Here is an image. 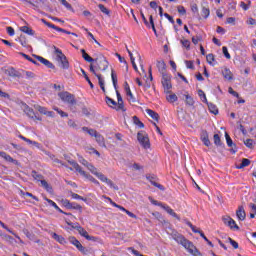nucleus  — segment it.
Wrapping results in <instances>:
<instances>
[{
	"instance_id": "obj_1",
	"label": "nucleus",
	"mask_w": 256,
	"mask_h": 256,
	"mask_svg": "<svg viewBox=\"0 0 256 256\" xmlns=\"http://www.w3.org/2000/svg\"><path fill=\"white\" fill-rule=\"evenodd\" d=\"M172 239L175 240L179 245H182L187 252L192 256H202L200 251L197 250V247L193 245V242L188 240L185 236L178 232L172 233Z\"/></svg>"
},
{
	"instance_id": "obj_2",
	"label": "nucleus",
	"mask_w": 256,
	"mask_h": 256,
	"mask_svg": "<svg viewBox=\"0 0 256 256\" xmlns=\"http://www.w3.org/2000/svg\"><path fill=\"white\" fill-rule=\"evenodd\" d=\"M69 164L73 166L74 170L82 175L84 178L88 179L89 181L93 182L94 185L99 186L100 183L97 179H95L92 175L87 174L86 171H83L82 167L74 160H68Z\"/></svg>"
},
{
	"instance_id": "obj_3",
	"label": "nucleus",
	"mask_w": 256,
	"mask_h": 256,
	"mask_svg": "<svg viewBox=\"0 0 256 256\" xmlns=\"http://www.w3.org/2000/svg\"><path fill=\"white\" fill-rule=\"evenodd\" d=\"M31 176H33L36 182H40L41 187H43L46 192L50 194L53 193V187L44 180V176L42 174H39L37 171H31Z\"/></svg>"
},
{
	"instance_id": "obj_4",
	"label": "nucleus",
	"mask_w": 256,
	"mask_h": 256,
	"mask_svg": "<svg viewBox=\"0 0 256 256\" xmlns=\"http://www.w3.org/2000/svg\"><path fill=\"white\" fill-rule=\"evenodd\" d=\"M34 59L31 58V60H29L30 63H33L36 66H39V63L43 64L45 67L49 68V69H55L54 64L45 59L43 56H37V55H33Z\"/></svg>"
},
{
	"instance_id": "obj_5",
	"label": "nucleus",
	"mask_w": 256,
	"mask_h": 256,
	"mask_svg": "<svg viewBox=\"0 0 256 256\" xmlns=\"http://www.w3.org/2000/svg\"><path fill=\"white\" fill-rule=\"evenodd\" d=\"M54 52L56 55V59H58V62L61 63V68H63L64 70H68L69 69V62L67 60V56L63 54L62 50L54 47Z\"/></svg>"
},
{
	"instance_id": "obj_6",
	"label": "nucleus",
	"mask_w": 256,
	"mask_h": 256,
	"mask_svg": "<svg viewBox=\"0 0 256 256\" xmlns=\"http://www.w3.org/2000/svg\"><path fill=\"white\" fill-rule=\"evenodd\" d=\"M93 62L96 63V70L98 71H106L108 69L109 62L107 61V58L100 54L98 58H96Z\"/></svg>"
},
{
	"instance_id": "obj_7",
	"label": "nucleus",
	"mask_w": 256,
	"mask_h": 256,
	"mask_svg": "<svg viewBox=\"0 0 256 256\" xmlns=\"http://www.w3.org/2000/svg\"><path fill=\"white\" fill-rule=\"evenodd\" d=\"M58 96L61 99V101H63L64 103H67L70 106H74L77 103L74 95L69 92H60Z\"/></svg>"
},
{
	"instance_id": "obj_8",
	"label": "nucleus",
	"mask_w": 256,
	"mask_h": 256,
	"mask_svg": "<svg viewBox=\"0 0 256 256\" xmlns=\"http://www.w3.org/2000/svg\"><path fill=\"white\" fill-rule=\"evenodd\" d=\"M223 224L226 225L230 230H240V226L237 225L236 221L231 216L226 215L222 217Z\"/></svg>"
},
{
	"instance_id": "obj_9",
	"label": "nucleus",
	"mask_w": 256,
	"mask_h": 256,
	"mask_svg": "<svg viewBox=\"0 0 256 256\" xmlns=\"http://www.w3.org/2000/svg\"><path fill=\"white\" fill-rule=\"evenodd\" d=\"M137 139L139 144L144 147V149H149V147H151V145L149 144V138L146 134V132H138L137 134Z\"/></svg>"
},
{
	"instance_id": "obj_10",
	"label": "nucleus",
	"mask_w": 256,
	"mask_h": 256,
	"mask_svg": "<svg viewBox=\"0 0 256 256\" xmlns=\"http://www.w3.org/2000/svg\"><path fill=\"white\" fill-rule=\"evenodd\" d=\"M69 242L71 245H74L75 248L78 249L80 253H83L84 255L88 253V250L86 249V247H84L76 237H70Z\"/></svg>"
},
{
	"instance_id": "obj_11",
	"label": "nucleus",
	"mask_w": 256,
	"mask_h": 256,
	"mask_svg": "<svg viewBox=\"0 0 256 256\" xmlns=\"http://www.w3.org/2000/svg\"><path fill=\"white\" fill-rule=\"evenodd\" d=\"M95 177L98 178L103 183H106V185H108L110 188L114 190H119V187L116 184H114L111 179H108L106 175H103L102 173H98L95 175Z\"/></svg>"
},
{
	"instance_id": "obj_12",
	"label": "nucleus",
	"mask_w": 256,
	"mask_h": 256,
	"mask_svg": "<svg viewBox=\"0 0 256 256\" xmlns=\"http://www.w3.org/2000/svg\"><path fill=\"white\" fill-rule=\"evenodd\" d=\"M74 229H76V231H78L79 235L84 237L87 241H96V237L89 235L87 230L85 228L79 226L78 224H76V226H74Z\"/></svg>"
},
{
	"instance_id": "obj_13",
	"label": "nucleus",
	"mask_w": 256,
	"mask_h": 256,
	"mask_svg": "<svg viewBox=\"0 0 256 256\" xmlns=\"http://www.w3.org/2000/svg\"><path fill=\"white\" fill-rule=\"evenodd\" d=\"M140 15L142 16L145 26H147L148 28H152L154 34L157 35V30L155 27V21L153 20V16L152 15L149 16V22H148L144 13H140Z\"/></svg>"
},
{
	"instance_id": "obj_14",
	"label": "nucleus",
	"mask_w": 256,
	"mask_h": 256,
	"mask_svg": "<svg viewBox=\"0 0 256 256\" xmlns=\"http://www.w3.org/2000/svg\"><path fill=\"white\" fill-rule=\"evenodd\" d=\"M41 22H43L46 27H50L51 29H54L55 31L64 33V34H66V35H71V34H72V32H69V31H67V30L64 29V28H59L58 26L52 24L51 22H48V21L45 20V19H41Z\"/></svg>"
},
{
	"instance_id": "obj_15",
	"label": "nucleus",
	"mask_w": 256,
	"mask_h": 256,
	"mask_svg": "<svg viewBox=\"0 0 256 256\" xmlns=\"http://www.w3.org/2000/svg\"><path fill=\"white\" fill-rule=\"evenodd\" d=\"M89 70H90V72L93 73V75H95L96 78H98V83H99L100 89H102L103 92H106V88L104 87V80L102 78V75L97 74L96 70L94 69L93 64H90Z\"/></svg>"
},
{
	"instance_id": "obj_16",
	"label": "nucleus",
	"mask_w": 256,
	"mask_h": 256,
	"mask_svg": "<svg viewBox=\"0 0 256 256\" xmlns=\"http://www.w3.org/2000/svg\"><path fill=\"white\" fill-rule=\"evenodd\" d=\"M162 86L164 87V90H171L172 89L171 75L170 74L162 75Z\"/></svg>"
},
{
	"instance_id": "obj_17",
	"label": "nucleus",
	"mask_w": 256,
	"mask_h": 256,
	"mask_svg": "<svg viewBox=\"0 0 256 256\" xmlns=\"http://www.w3.org/2000/svg\"><path fill=\"white\" fill-rule=\"evenodd\" d=\"M236 217L238 221H245L246 220V211L244 206H238L236 210Z\"/></svg>"
},
{
	"instance_id": "obj_18",
	"label": "nucleus",
	"mask_w": 256,
	"mask_h": 256,
	"mask_svg": "<svg viewBox=\"0 0 256 256\" xmlns=\"http://www.w3.org/2000/svg\"><path fill=\"white\" fill-rule=\"evenodd\" d=\"M225 137H226L227 146L230 147V153L236 154L237 153L236 144H233V140L231 139L230 135H228L227 132L225 134Z\"/></svg>"
},
{
	"instance_id": "obj_19",
	"label": "nucleus",
	"mask_w": 256,
	"mask_h": 256,
	"mask_svg": "<svg viewBox=\"0 0 256 256\" xmlns=\"http://www.w3.org/2000/svg\"><path fill=\"white\" fill-rule=\"evenodd\" d=\"M147 180L152 184V186L157 187L159 190H165V187L162 186L161 184L156 182V177L153 175H147L146 176Z\"/></svg>"
},
{
	"instance_id": "obj_20",
	"label": "nucleus",
	"mask_w": 256,
	"mask_h": 256,
	"mask_svg": "<svg viewBox=\"0 0 256 256\" xmlns=\"http://www.w3.org/2000/svg\"><path fill=\"white\" fill-rule=\"evenodd\" d=\"M24 112L25 114L30 118V119H35V120H38V121H42L41 118L37 117L34 113V110L33 108L29 107V106H26L25 109H24Z\"/></svg>"
},
{
	"instance_id": "obj_21",
	"label": "nucleus",
	"mask_w": 256,
	"mask_h": 256,
	"mask_svg": "<svg viewBox=\"0 0 256 256\" xmlns=\"http://www.w3.org/2000/svg\"><path fill=\"white\" fill-rule=\"evenodd\" d=\"M51 237H53V239L58 242L60 245H66L67 244V240L66 238H64L62 235H59L58 233H51Z\"/></svg>"
},
{
	"instance_id": "obj_22",
	"label": "nucleus",
	"mask_w": 256,
	"mask_h": 256,
	"mask_svg": "<svg viewBox=\"0 0 256 256\" xmlns=\"http://www.w3.org/2000/svg\"><path fill=\"white\" fill-rule=\"evenodd\" d=\"M162 209H164L165 212H167L170 216L174 217L178 221L181 220L180 216H178L175 210H173L170 206L165 205L162 207Z\"/></svg>"
},
{
	"instance_id": "obj_23",
	"label": "nucleus",
	"mask_w": 256,
	"mask_h": 256,
	"mask_svg": "<svg viewBox=\"0 0 256 256\" xmlns=\"http://www.w3.org/2000/svg\"><path fill=\"white\" fill-rule=\"evenodd\" d=\"M6 75H8L12 78H21V73H19L16 69H14L12 67L6 69Z\"/></svg>"
},
{
	"instance_id": "obj_24",
	"label": "nucleus",
	"mask_w": 256,
	"mask_h": 256,
	"mask_svg": "<svg viewBox=\"0 0 256 256\" xmlns=\"http://www.w3.org/2000/svg\"><path fill=\"white\" fill-rule=\"evenodd\" d=\"M157 68H158V71H159V73L161 74V75H168L167 73H166V63H165V61H158L157 62Z\"/></svg>"
},
{
	"instance_id": "obj_25",
	"label": "nucleus",
	"mask_w": 256,
	"mask_h": 256,
	"mask_svg": "<svg viewBox=\"0 0 256 256\" xmlns=\"http://www.w3.org/2000/svg\"><path fill=\"white\" fill-rule=\"evenodd\" d=\"M116 99L118 100V111H125L124 110V103H123V99L121 96V93L118 92V90H116Z\"/></svg>"
},
{
	"instance_id": "obj_26",
	"label": "nucleus",
	"mask_w": 256,
	"mask_h": 256,
	"mask_svg": "<svg viewBox=\"0 0 256 256\" xmlns=\"http://www.w3.org/2000/svg\"><path fill=\"white\" fill-rule=\"evenodd\" d=\"M0 225H1L2 229H5L7 232L13 234V236H14L16 239H18L20 242H22L21 237H19L18 234L14 233L13 230H10L9 227H8L7 225H5L4 222H2L1 220H0Z\"/></svg>"
},
{
	"instance_id": "obj_27",
	"label": "nucleus",
	"mask_w": 256,
	"mask_h": 256,
	"mask_svg": "<svg viewBox=\"0 0 256 256\" xmlns=\"http://www.w3.org/2000/svg\"><path fill=\"white\" fill-rule=\"evenodd\" d=\"M222 75L224 79L228 81H231L233 79V74L229 68H224V70L222 71Z\"/></svg>"
},
{
	"instance_id": "obj_28",
	"label": "nucleus",
	"mask_w": 256,
	"mask_h": 256,
	"mask_svg": "<svg viewBox=\"0 0 256 256\" xmlns=\"http://www.w3.org/2000/svg\"><path fill=\"white\" fill-rule=\"evenodd\" d=\"M0 157L3 158L6 162L15 163L16 160L12 158V156L8 155L4 151H0Z\"/></svg>"
},
{
	"instance_id": "obj_29",
	"label": "nucleus",
	"mask_w": 256,
	"mask_h": 256,
	"mask_svg": "<svg viewBox=\"0 0 256 256\" xmlns=\"http://www.w3.org/2000/svg\"><path fill=\"white\" fill-rule=\"evenodd\" d=\"M82 131L88 133V135H90L92 137H97L100 135L96 130H94L92 128H88V127H83Z\"/></svg>"
},
{
	"instance_id": "obj_30",
	"label": "nucleus",
	"mask_w": 256,
	"mask_h": 256,
	"mask_svg": "<svg viewBox=\"0 0 256 256\" xmlns=\"http://www.w3.org/2000/svg\"><path fill=\"white\" fill-rule=\"evenodd\" d=\"M80 52H82L83 59L88 63H93L96 61V59H93L91 56H89L85 49H81Z\"/></svg>"
},
{
	"instance_id": "obj_31",
	"label": "nucleus",
	"mask_w": 256,
	"mask_h": 256,
	"mask_svg": "<svg viewBox=\"0 0 256 256\" xmlns=\"http://www.w3.org/2000/svg\"><path fill=\"white\" fill-rule=\"evenodd\" d=\"M146 112L150 118L154 119V121L158 123L159 115L157 112L153 111L152 109H147Z\"/></svg>"
},
{
	"instance_id": "obj_32",
	"label": "nucleus",
	"mask_w": 256,
	"mask_h": 256,
	"mask_svg": "<svg viewBox=\"0 0 256 256\" xmlns=\"http://www.w3.org/2000/svg\"><path fill=\"white\" fill-rule=\"evenodd\" d=\"M207 104V106H208V110H209V112L211 113V114H213V115H218V108H217V106L215 105V104H213V103H206Z\"/></svg>"
},
{
	"instance_id": "obj_33",
	"label": "nucleus",
	"mask_w": 256,
	"mask_h": 256,
	"mask_svg": "<svg viewBox=\"0 0 256 256\" xmlns=\"http://www.w3.org/2000/svg\"><path fill=\"white\" fill-rule=\"evenodd\" d=\"M20 31L25 33L26 35H30V36L35 35L34 30L32 28L28 27V26L21 27Z\"/></svg>"
},
{
	"instance_id": "obj_34",
	"label": "nucleus",
	"mask_w": 256,
	"mask_h": 256,
	"mask_svg": "<svg viewBox=\"0 0 256 256\" xmlns=\"http://www.w3.org/2000/svg\"><path fill=\"white\" fill-rule=\"evenodd\" d=\"M185 97V105L189 107H193L195 105V100H193V97L190 95H184Z\"/></svg>"
},
{
	"instance_id": "obj_35",
	"label": "nucleus",
	"mask_w": 256,
	"mask_h": 256,
	"mask_svg": "<svg viewBox=\"0 0 256 256\" xmlns=\"http://www.w3.org/2000/svg\"><path fill=\"white\" fill-rule=\"evenodd\" d=\"M96 143H98L99 146L101 147H106V142L104 140V137L100 134L94 137Z\"/></svg>"
},
{
	"instance_id": "obj_36",
	"label": "nucleus",
	"mask_w": 256,
	"mask_h": 256,
	"mask_svg": "<svg viewBox=\"0 0 256 256\" xmlns=\"http://www.w3.org/2000/svg\"><path fill=\"white\" fill-rule=\"evenodd\" d=\"M68 209L78 210L79 213L83 212V207L81 205H79L77 202H71V205L68 207Z\"/></svg>"
},
{
	"instance_id": "obj_37",
	"label": "nucleus",
	"mask_w": 256,
	"mask_h": 256,
	"mask_svg": "<svg viewBox=\"0 0 256 256\" xmlns=\"http://www.w3.org/2000/svg\"><path fill=\"white\" fill-rule=\"evenodd\" d=\"M185 224L187 226H189L190 229H192L193 233H198L199 235H201V233H203L201 230H198L197 227L192 224V222L187 221V222H185Z\"/></svg>"
},
{
	"instance_id": "obj_38",
	"label": "nucleus",
	"mask_w": 256,
	"mask_h": 256,
	"mask_svg": "<svg viewBox=\"0 0 256 256\" xmlns=\"http://www.w3.org/2000/svg\"><path fill=\"white\" fill-rule=\"evenodd\" d=\"M251 164V160L250 159H242V163L239 164V166L237 167V169L241 170L247 166H250Z\"/></svg>"
},
{
	"instance_id": "obj_39",
	"label": "nucleus",
	"mask_w": 256,
	"mask_h": 256,
	"mask_svg": "<svg viewBox=\"0 0 256 256\" xmlns=\"http://www.w3.org/2000/svg\"><path fill=\"white\" fill-rule=\"evenodd\" d=\"M105 103H106L109 107H112V106L116 107V106H117V102H116L114 99H112V98H110V97H108V96L105 97Z\"/></svg>"
},
{
	"instance_id": "obj_40",
	"label": "nucleus",
	"mask_w": 256,
	"mask_h": 256,
	"mask_svg": "<svg viewBox=\"0 0 256 256\" xmlns=\"http://www.w3.org/2000/svg\"><path fill=\"white\" fill-rule=\"evenodd\" d=\"M80 71H82V74H83V76H84L86 82H88L90 88L93 89V88H94V85H93L91 79L89 78V76L87 75V72H86L83 68H82Z\"/></svg>"
},
{
	"instance_id": "obj_41",
	"label": "nucleus",
	"mask_w": 256,
	"mask_h": 256,
	"mask_svg": "<svg viewBox=\"0 0 256 256\" xmlns=\"http://www.w3.org/2000/svg\"><path fill=\"white\" fill-rule=\"evenodd\" d=\"M133 121H134V124L139 127V129L145 128V124H143L137 116H133Z\"/></svg>"
},
{
	"instance_id": "obj_42",
	"label": "nucleus",
	"mask_w": 256,
	"mask_h": 256,
	"mask_svg": "<svg viewBox=\"0 0 256 256\" xmlns=\"http://www.w3.org/2000/svg\"><path fill=\"white\" fill-rule=\"evenodd\" d=\"M20 194L21 196H26V197L32 198L33 200L39 201V198L33 195L32 193L21 191Z\"/></svg>"
},
{
	"instance_id": "obj_43",
	"label": "nucleus",
	"mask_w": 256,
	"mask_h": 256,
	"mask_svg": "<svg viewBox=\"0 0 256 256\" xmlns=\"http://www.w3.org/2000/svg\"><path fill=\"white\" fill-rule=\"evenodd\" d=\"M168 103H176L178 101V97L176 94H170L167 96Z\"/></svg>"
},
{
	"instance_id": "obj_44",
	"label": "nucleus",
	"mask_w": 256,
	"mask_h": 256,
	"mask_svg": "<svg viewBox=\"0 0 256 256\" xmlns=\"http://www.w3.org/2000/svg\"><path fill=\"white\" fill-rule=\"evenodd\" d=\"M202 16L204 19H207L210 16V9L203 6L202 7Z\"/></svg>"
},
{
	"instance_id": "obj_45",
	"label": "nucleus",
	"mask_w": 256,
	"mask_h": 256,
	"mask_svg": "<svg viewBox=\"0 0 256 256\" xmlns=\"http://www.w3.org/2000/svg\"><path fill=\"white\" fill-rule=\"evenodd\" d=\"M180 43L182 44V46L185 49H187V50L191 49V42H190V40H180Z\"/></svg>"
},
{
	"instance_id": "obj_46",
	"label": "nucleus",
	"mask_w": 256,
	"mask_h": 256,
	"mask_svg": "<svg viewBox=\"0 0 256 256\" xmlns=\"http://www.w3.org/2000/svg\"><path fill=\"white\" fill-rule=\"evenodd\" d=\"M61 4L68 9L70 12H74V9L71 4H69L66 0H60Z\"/></svg>"
},
{
	"instance_id": "obj_47",
	"label": "nucleus",
	"mask_w": 256,
	"mask_h": 256,
	"mask_svg": "<svg viewBox=\"0 0 256 256\" xmlns=\"http://www.w3.org/2000/svg\"><path fill=\"white\" fill-rule=\"evenodd\" d=\"M213 139H214V145H216L217 147H220L221 146L220 135L214 134Z\"/></svg>"
},
{
	"instance_id": "obj_48",
	"label": "nucleus",
	"mask_w": 256,
	"mask_h": 256,
	"mask_svg": "<svg viewBox=\"0 0 256 256\" xmlns=\"http://www.w3.org/2000/svg\"><path fill=\"white\" fill-rule=\"evenodd\" d=\"M71 198H73L75 200H81V201L87 202V198H83L81 195H78L73 192H71Z\"/></svg>"
},
{
	"instance_id": "obj_49",
	"label": "nucleus",
	"mask_w": 256,
	"mask_h": 256,
	"mask_svg": "<svg viewBox=\"0 0 256 256\" xmlns=\"http://www.w3.org/2000/svg\"><path fill=\"white\" fill-rule=\"evenodd\" d=\"M85 167L90 171V173H92L94 175L99 174V172L97 171V168L95 166H93L92 164L87 165Z\"/></svg>"
},
{
	"instance_id": "obj_50",
	"label": "nucleus",
	"mask_w": 256,
	"mask_h": 256,
	"mask_svg": "<svg viewBox=\"0 0 256 256\" xmlns=\"http://www.w3.org/2000/svg\"><path fill=\"white\" fill-rule=\"evenodd\" d=\"M149 201H150V203L154 204L155 206H159L160 208H163L166 206L162 202H158L157 200H155L153 198H149Z\"/></svg>"
},
{
	"instance_id": "obj_51",
	"label": "nucleus",
	"mask_w": 256,
	"mask_h": 256,
	"mask_svg": "<svg viewBox=\"0 0 256 256\" xmlns=\"http://www.w3.org/2000/svg\"><path fill=\"white\" fill-rule=\"evenodd\" d=\"M198 95H199L200 99H202L203 103H207L208 102L207 101V96H206L205 92H203L202 90H199L198 91Z\"/></svg>"
},
{
	"instance_id": "obj_52",
	"label": "nucleus",
	"mask_w": 256,
	"mask_h": 256,
	"mask_svg": "<svg viewBox=\"0 0 256 256\" xmlns=\"http://www.w3.org/2000/svg\"><path fill=\"white\" fill-rule=\"evenodd\" d=\"M72 202L68 200L67 198L61 199V205H63L65 208H69Z\"/></svg>"
},
{
	"instance_id": "obj_53",
	"label": "nucleus",
	"mask_w": 256,
	"mask_h": 256,
	"mask_svg": "<svg viewBox=\"0 0 256 256\" xmlns=\"http://www.w3.org/2000/svg\"><path fill=\"white\" fill-rule=\"evenodd\" d=\"M98 8H99L100 12H102L103 14H105V15H109V14H110V12H109V10L106 8V6L100 4V5H98Z\"/></svg>"
},
{
	"instance_id": "obj_54",
	"label": "nucleus",
	"mask_w": 256,
	"mask_h": 256,
	"mask_svg": "<svg viewBox=\"0 0 256 256\" xmlns=\"http://www.w3.org/2000/svg\"><path fill=\"white\" fill-rule=\"evenodd\" d=\"M244 145L249 148V149H253L254 146H253V140L252 139H247V140H244Z\"/></svg>"
},
{
	"instance_id": "obj_55",
	"label": "nucleus",
	"mask_w": 256,
	"mask_h": 256,
	"mask_svg": "<svg viewBox=\"0 0 256 256\" xmlns=\"http://www.w3.org/2000/svg\"><path fill=\"white\" fill-rule=\"evenodd\" d=\"M185 66L188 69L194 70L195 69V65L193 64L192 60H185Z\"/></svg>"
},
{
	"instance_id": "obj_56",
	"label": "nucleus",
	"mask_w": 256,
	"mask_h": 256,
	"mask_svg": "<svg viewBox=\"0 0 256 256\" xmlns=\"http://www.w3.org/2000/svg\"><path fill=\"white\" fill-rule=\"evenodd\" d=\"M112 81H113L114 89L117 91L118 80H117V75L113 71H112Z\"/></svg>"
},
{
	"instance_id": "obj_57",
	"label": "nucleus",
	"mask_w": 256,
	"mask_h": 256,
	"mask_svg": "<svg viewBox=\"0 0 256 256\" xmlns=\"http://www.w3.org/2000/svg\"><path fill=\"white\" fill-rule=\"evenodd\" d=\"M206 59H207L208 64L211 65V64L215 61V56H214L212 53H209V54L206 56Z\"/></svg>"
},
{
	"instance_id": "obj_58",
	"label": "nucleus",
	"mask_w": 256,
	"mask_h": 256,
	"mask_svg": "<svg viewBox=\"0 0 256 256\" xmlns=\"http://www.w3.org/2000/svg\"><path fill=\"white\" fill-rule=\"evenodd\" d=\"M222 52H223L224 57H226L227 59H231V55L228 52V48L226 46H223Z\"/></svg>"
},
{
	"instance_id": "obj_59",
	"label": "nucleus",
	"mask_w": 256,
	"mask_h": 256,
	"mask_svg": "<svg viewBox=\"0 0 256 256\" xmlns=\"http://www.w3.org/2000/svg\"><path fill=\"white\" fill-rule=\"evenodd\" d=\"M44 200H45L46 202H48L50 206H53L54 209H58L59 206H58L57 203H55L53 200H51V199H49V198H44Z\"/></svg>"
},
{
	"instance_id": "obj_60",
	"label": "nucleus",
	"mask_w": 256,
	"mask_h": 256,
	"mask_svg": "<svg viewBox=\"0 0 256 256\" xmlns=\"http://www.w3.org/2000/svg\"><path fill=\"white\" fill-rule=\"evenodd\" d=\"M177 11H178V13H179L180 15H186V9H185V7L182 6V5H179V6L177 7Z\"/></svg>"
},
{
	"instance_id": "obj_61",
	"label": "nucleus",
	"mask_w": 256,
	"mask_h": 256,
	"mask_svg": "<svg viewBox=\"0 0 256 256\" xmlns=\"http://www.w3.org/2000/svg\"><path fill=\"white\" fill-rule=\"evenodd\" d=\"M229 244L232 245L233 249H238V242L233 240L232 238H228Z\"/></svg>"
},
{
	"instance_id": "obj_62",
	"label": "nucleus",
	"mask_w": 256,
	"mask_h": 256,
	"mask_svg": "<svg viewBox=\"0 0 256 256\" xmlns=\"http://www.w3.org/2000/svg\"><path fill=\"white\" fill-rule=\"evenodd\" d=\"M36 110H38L39 113L42 114V115L46 114V112H47V108L46 107H42V106H39V105L36 106Z\"/></svg>"
},
{
	"instance_id": "obj_63",
	"label": "nucleus",
	"mask_w": 256,
	"mask_h": 256,
	"mask_svg": "<svg viewBox=\"0 0 256 256\" xmlns=\"http://www.w3.org/2000/svg\"><path fill=\"white\" fill-rule=\"evenodd\" d=\"M202 142H203L204 146H206V147L211 146V142H210V139H208V136L203 137Z\"/></svg>"
},
{
	"instance_id": "obj_64",
	"label": "nucleus",
	"mask_w": 256,
	"mask_h": 256,
	"mask_svg": "<svg viewBox=\"0 0 256 256\" xmlns=\"http://www.w3.org/2000/svg\"><path fill=\"white\" fill-rule=\"evenodd\" d=\"M19 43L21 44V46L27 47V40L25 39L24 36H20Z\"/></svg>"
}]
</instances>
